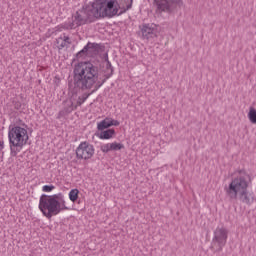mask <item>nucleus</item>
Here are the masks:
<instances>
[{"mask_svg": "<svg viewBox=\"0 0 256 256\" xmlns=\"http://www.w3.org/2000/svg\"><path fill=\"white\" fill-rule=\"evenodd\" d=\"M105 62L106 70H101L99 65L89 61L79 62L77 65H75L73 71V82L69 83V89H71L73 93L93 89L92 93H84L78 97L75 104L77 107H81V105L85 103L87 99H89V96L93 95V93L98 91V89H101V87L107 83V80L113 77L114 69L107 54L105 57Z\"/></svg>", "mask_w": 256, "mask_h": 256, "instance_id": "f257e3e1", "label": "nucleus"}, {"mask_svg": "<svg viewBox=\"0 0 256 256\" xmlns=\"http://www.w3.org/2000/svg\"><path fill=\"white\" fill-rule=\"evenodd\" d=\"M251 176L244 170H239V175L232 179L224 191L230 201H240L244 205L251 206L255 203V192L249 190Z\"/></svg>", "mask_w": 256, "mask_h": 256, "instance_id": "f03ea898", "label": "nucleus"}, {"mask_svg": "<svg viewBox=\"0 0 256 256\" xmlns=\"http://www.w3.org/2000/svg\"><path fill=\"white\" fill-rule=\"evenodd\" d=\"M39 209L47 219L59 215L61 211L69 209L65 203V196L62 193L54 195L42 194L39 200Z\"/></svg>", "mask_w": 256, "mask_h": 256, "instance_id": "7ed1b4c3", "label": "nucleus"}, {"mask_svg": "<svg viewBox=\"0 0 256 256\" xmlns=\"http://www.w3.org/2000/svg\"><path fill=\"white\" fill-rule=\"evenodd\" d=\"M8 139L10 145V155L11 157H17V153H19L29 141V134L27 133V129L21 126H9Z\"/></svg>", "mask_w": 256, "mask_h": 256, "instance_id": "20e7f679", "label": "nucleus"}, {"mask_svg": "<svg viewBox=\"0 0 256 256\" xmlns=\"http://www.w3.org/2000/svg\"><path fill=\"white\" fill-rule=\"evenodd\" d=\"M97 4L102 19H105V17H108V19L115 17L119 13V9H121L117 0H100Z\"/></svg>", "mask_w": 256, "mask_h": 256, "instance_id": "39448f33", "label": "nucleus"}, {"mask_svg": "<svg viewBox=\"0 0 256 256\" xmlns=\"http://www.w3.org/2000/svg\"><path fill=\"white\" fill-rule=\"evenodd\" d=\"M229 236V231L224 227H217L214 231V237L212 239L211 247L214 253H220L223 251V247L227 245V237Z\"/></svg>", "mask_w": 256, "mask_h": 256, "instance_id": "423d86ee", "label": "nucleus"}, {"mask_svg": "<svg viewBox=\"0 0 256 256\" xmlns=\"http://www.w3.org/2000/svg\"><path fill=\"white\" fill-rule=\"evenodd\" d=\"M156 13H175L183 7V0H153Z\"/></svg>", "mask_w": 256, "mask_h": 256, "instance_id": "0eeeda50", "label": "nucleus"}, {"mask_svg": "<svg viewBox=\"0 0 256 256\" xmlns=\"http://www.w3.org/2000/svg\"><path fill=\"white\" fill-rule=\"evenodd\" d=\"M93 155H95V147L87 141L81 142L76 148V159H84V161H87L91 159Z\"/></svg>", "mask_w": 256, "mask_h": 256, "instance_id": "6e6552de", "label": "nucleus"}, {"mask_svg": "<svg viewBox=\"0 0 256 256\" xmlns=\"http://www.w3.org/2000/svg\"><path fill=\"white\" fill-rule=\"evenodd\" d=\"M140 33L142 39L149 41L150 39H155L159 35V26L155 23L142 24L140 26Z\"/></svg>", "mask_w": 256, "mask_h": 256, "instance_id": "1a4fd4ad", "label": "nucleus"}, {"mask_svg": "<svg viewBox=\"0 0 256 256\" xmlns=\"http://www.w3.org/2000/svg\"><path fill=\"white\" fill-rule=\"evenodd\" d=\"M82 11H84V17H86L87 23H95L97 19H103L97 2L91 8L82 9Z\"/></svg>", "mask_w": 256, "mask_h": 256, "instance_id": "9d476101", "label": "nucleus"}, {"mask_svg": "<svg viewBox=\"0 0 256 256\" xmlns=\"http://www.w3.org/2000/svg\"><path fill=\"white\" fill-rule=\"evenodd\" d=\"M77 109V105L73 104L72 100L66 101L64 104V108L59 111L57 119H62V117H66L70 113H73Z\"/></svg>", "mask_w": 256, "mask_h": 256, "instance_id": "9b49d317", "label": "nucleus"}, {"mask_svg": "<svg viewBox=\"0 0 256 256\" xmlns=\"http://www.w3.org/2000/svg\"><path fill=\"white\" fill-rule=\"evenodd\" d=\"M72 23L74 26L81 27L87 23V18L85 17V10H79L74 15H72Z\"/></svg>", "mask_w": 256, "mask_h": 256, "instance_id": "f8f14e48", "label": "nucleus"}, {"mask_svg": "<svg viewBox=\"0 0 256 256\" xmlns=\"http://www.w3.org/2000/svg\"><path fill=\"white\" fill-rule=\"evenodd\" d=\"M99 139H113L115 137V129L100 130Z\"/></svg>", "mask_w": 256, "mask_h": 256, "instance_id": "ddd939ff", "label": "nucleus"}, {"mask_svg": "<svg viewBox=\"0 0 256 256\" xmlns=\"http://www.w3.org/2000/svg\"><path fill=\"white\" fill-rule=\"evenodd\" d=\"M111 127V118H105L97 124L98 131H105Z\"/></svg>", "mask_w": 256, "mask_h": 256, "instance_id": "4468645a", "label": "nucleus"}, {"mask_svg": "<svg viewBox=\"0 0 256 256\" xmlns=\"http://www.w3.org/2000/svg\"><path fill=\"white\" fill-rule=\"evenodd\" d=\"M89 53H99L101 51V44L88 42L86 44Z\"/></svg>", "mask_w": 256, "mask_h": 256, "instance_id": "2eb2a0df", "label": "nucleus"}, {"mask_svg": "<svg viewBox=\"0 0 256 256\" xmlns=\"http://www.w3.org/2000/svg\"><path fill=\"white\" fill-rule=\"evenodd\" d=\"M59 29L60 31H62V29H64L65 31H69L71 29H77L75 24L73 23V21H68V22H64L62 24L59 25Z\"/></svg>", "mask_w": 256, "mask_h": 256, "instance_id": "dca6fc26", "label": "nucleus"}, {"mask_svg": "<svg viewBox=\"0 0 256 256\" xmlns=\"http://www.w3.org/2000/svg\"><path fill=\"white\" fill-rule=\"evenodd\" d=\"M248 119L250 123H253V125H256V109L254 107L249 108Z\"/></svg>", "mask_w": 256, "mask_h": 256, "instance_id": "f3484780", "label": "nucleus"}, {"mask_svg": "<svg viewBox=\"0 0 256 256\" xmlns=\"http://www.w3.org/2000/svg\"><path fill=\"white\" fill-rule=\"evenodd\" d=\"M68 195L70 201H72V203H76L77 199H79V189H72Z\"/></svg>", "mask_w": 256, "mask_h": 256, "instance_id": "a211bd4d", "label": "nucleus"}, {"mask_svg": "<svg viewBox=\"0 0 256 256\" xmlns=\"http://www.w3.org/2000/svg\"><path fill=\"white\" fill-rule=\"evenodd\" d=\"M89 53V48L86 46H84V48L82 50H80L77 54L76 57L77 59H81V57H87Z\"/></svg>", "mask_w": 256, "mask_h": 256, "instance_id": "6ab92c4d", "label": "nucleus"}, {"mask_svg": "<svg viewBox=\"0 0 256 256\" xmlns=\"http://www.w3.org/2000/svg\"><path fill=\"white\" fill-rule=\"evenodd\" d=\"M133 7V0H130V3L126 5V7H122L120 8V12H117L116 15H123V13H127V11H129V9H131Z\"/></svg>", "mask_w": 256, "mask_h": 256, "instance_id": "aec40b11", "label": "nucleus"}, {"mask_svg": "<svg viewBox=\"0 0 256 256\" xmlns=\"http://www.w3.org/2000/svg\"><path fill=\"white\" fill-rule=\"evenodd\" d=\"M58 49H65V47H69V44L63 40V37L57 39Z\"/></svg>", "mask_w": 256, "mask_h": 256, "instance_id": "412c9836", "label": "nucleus"}, {"mask_svg": "<svg viewBox=\"0 0 256 256\" xmlns=\"http://www.w3.org/2000/svg\"><path fill=\"white\" fill-rule=\"evenodd\" d=\"M121 149H125V145L113 142V151H121Z\"/></svg>", "mask_w": 256, "mask_h": 256, "instance_id": "4be33fe9", "label": "nucleus"}, {"mask_svg": "<svg viewBox=\"0 0 256 256\" xmlns=\"http://www.w3.org/2000/svg\"><path fill=\"white\" fill-rule=\"evenodd\" d=\"M53 189H55V186H53V185H44L42 187V191H44V193H51V191H53Z\"/></svg>", "mask_w": 256, "mask_h": 256, "instance_id": "5701e85b", "label": "nucleus"}, {"mask_svg": "<svg viewBox=\"0 0 256 256\" xmlns=\"http://www.w3.org/2000/svg\"><path fill=\"white\" fill-rule=\"evenodd\" d=\"M100 151H102V153H109V151H111V150H110L109 143L103 144V145L100 147Z\"/></svg>", "mask_w": 256, "mask_h": 256, "instance_id": "b1692460", "label": "nucleus"}, {"mask_svg": "<svg viewBox=\"0 0 256 256\" xmlns=\"http://www.w3.org/2000/svg\"><path fill=\"white\" fill-rule=\"evenodd\" d=\"M110 123L111 127H119V125H121V123L118 120H113L112 118H110Z\"/></svg>", "mask_w": 256, "mask_h": 256, "instance_id": "393cba45", "label": "nucleus"}, {"mask_svg": "<svg viewBox=\"0 0 256 256\" xmlns=\"http://www.w3.org/2000/svg\"><path fill=\"white\" fill-rule=\"evenodd\" d=\"M62 40L66 42L68 45H71V38H69V36L64 35Z\"/></svg>", "mask_w": 256, "mask_h": 256, "instance_id": "a878e982", "label": "nucleus"}, {"mask_svg": "<svg viewBox=\"0 0 256 256\" xmlns=\"http://www.w3.org/2000/svg\"><path fill=\"white\" fill-rule=\"evenodd\" d=\"M3 149H5V142L0 140V151H3Z\"/></svg>", "mask_w": 256, "mask_h": 256, "instance_id": "bb28decb", "label": "nucleus"}, {"mask_svg": "<svg viewBox=\"0 0 256 256\" xmlns=\"http://www.w3.org/2000/svg\"><path fill=\"white\" fill-rule=\"evenodd\" d=\"M110 151H113V143H109Z\"/></svg>", "mask_w": 256, "mask_h": 256, "instance_id": "cd10ccee", "label": "nucleus"}]
</instances>
